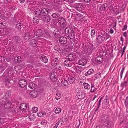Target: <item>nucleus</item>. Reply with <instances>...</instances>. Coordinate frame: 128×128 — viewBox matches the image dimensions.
Here are the masks:
<instances>
[{
	"label": "nucleus",
	"instance_id": "1",
	"mask_svg": "<svg viewBox=\"0 0 128 128\" xmlns=\"http://www.w3.org/2000/svg\"><path fill=\"white\" fill-rule=\"evenodd\" d=\"M50 10L47 8L40 9L36 11L35 15L45 22H48L51 20V17L48 15Z\"/></svg>",
	"mask_w": 128,
	"mask_h": 128
},
{
	"label": "nucleus",
	"instance_id": "2",
	"mask_svg": "<svg viewBox=\"0 0 128 128\" xmlns=\"http://www.w3.org/2000/svg\"><path fill=\"white\" fill-rule=\"evenodd\" d=\"M13 71V67L9 66L8 69L6 70L5 72L1 76L2 81L5 85L7 86L10 84V78L11 77L13 74L12 72Z\"/></svg>",
	"mask_w": 128,
	"mask_h": 128
},
{
	"label": "nucleus",
	"instance_id": "3",
	"mask_svg": "<svg viewBox=\"0 0 128 128\" xmlns=\"http://www.w3.org/2000/svg\"><path fill=\"white\" fill-rule=\"evenodd\" d=\"M103 125L105 127L110 128L113 125V123L111 121L108 116L104 115L101 118Z\"/></svg>",
	"mask_w": 128,
	"mask_h": 128
},
{
	"label": "nucleus",
	"instance_id": "4",
	"mask_svg": "<svg viewBox=\"0 0 128 128\" xmlns=\"http://www.w3.org/2000/svg\"><path fill=\"white\" fill-rule=\"evenodd\" d=\"M105 37L102 34L96 36V41L98 44H101L105 40Z\"/></svg>",
	"mask_w": 128,
	"mask_h": 128
},
{
	"label": "nucleus",
	"instance_id": "5",
	"mask_svg": "<svg viewBox=\"0 0 128 128\" xmlns=\"http://www.w3.org/2000/svg\"><path fill=\"white\" fill-rule=\"evenodd\" d=\"M35 34V33L32 32V34H30V33L28 32H27L25 34L24 38L25 40H28L30 39L31 37L33 38L34 36V35Z\"/></svg>",
	"mask_w": 128,
	"mask_h": 128
},
{
	"label": "nucleus",
	"instance_id": "6",
	"mask_svg": "<svg viewBox=\"0 0 128 128\" xmlns=\"http://www.w3.org/2000/svg\"><path fill=\"white\" fill-rule=\"evenodd\" d=\"M109 98L108 96H106L105 97V99L104 100V103L102 104V107L105 108H109Z\"/></svg>",
	"mask_w": 128,
	"mask_h": 128
},
{
	"label": "nucleus",
	"instance_id": "7",
	"mask_svg": "<svg viewBox=\"0 0 128 128\" xmlns=\"http://www.w3.org/2000/svg\"><path fill=\"white\" fill-rule=\"evenodd\" d=\"M76 32L75 30L74 31H72V32H70L67 36V38L69 39L70 40L73 41V40L75 39V34Z\"/></svg>",
	"mask_w": 128,
	"mask_h": 128
},
{
	"label": "nucleus",
	"instance_id": "8",
	"mask_svg": "<svg viewBox=\"0 0 128 128\" xmlns=\"http://www.w3.org/2000/svg\"><path fill=\"white\" fill-rule=\"evenodd\" d=\"M65 22V20L62 17L58 18L56 21V22H59L63 26V28L65 27L66 26V24L64 23Z\"/></svg>",
	"mask_w": 128,
	"mask_h": 128
},
{
	"label": "nucleus",
	"instance_id": "9",
	"mask_svg": "<svg viewBox=\"0 0 128 128\" xmlns=\"http://www.w3.org/2000/svg\"><path fill=\"white\" fill-rule=\"evenodd\" d=\"M18 84L19 86L21 88H23L26 86L27 82L25 80L23 79L19 81Z\"/></svg>",
	"mask_w": 128,
	"mask_h": 128
},
{
	"label": "nucleus",
	"instance_id": "10",
	"mask_svg": "<svg viewBox=\"0 0 128 128\" xmlns=\"http://www.w3.org/2000/svg\"><path fill=\"white\" fill-rule=\"evenodd\" d=\"M11 104L10 103L7 102H6L4 101L2 102V104L3 106H4L5 108L7 109H10L11 108L10 106Z\"/></svg>",
	"mask_w": 128,
	"mask_h": 128
},
{
	"label": "nucleus",
	"instance_id": "11",
	"mask_svg": "<svg viewBox=\"0 0 128 128\" xmlns=\"http://www.w3.org/2000/svg\"><path fill=\"white\" fill-rule=\"evenodd\" d=\"M59 40L60 42L62 44L64 45L67 42V39L66 37L62 36L59 38Z\"/></svg>",
	"mask_w": 128,
	"mask_h": 128
},
{
	"label": "nucleus",
	"instance_id": "12",
	"mask_svg": "<svg viewBox=\"0 0 128 128\" xmlns=\"http://www.w3.org/2000/svg\"><path fill=\"white\" fill-rule=\"evenodd\" d=\"M84 8V6L82 3H77L76 4V9L79 11H81Z\"/></svg>",
	"mask_w": 128,
	"mask_h": 128
},
{
	"label": "nucleus",
	"instance_id": "13",
	"mask_svg": "<svg viewBox=\"0 0 128 128\" xmlns=\"http://www.w3.org/2000/svg\"><path fill=\"white\" fill-rule=\"evenodd\" d=\"M103 56H97L96 57L95 60L99 64L101 63L103 61Z\"/></svg>",
	"mask_w": 128,
	"mask_h": 128
},
{
	"label": "nucleus",
	"instance_id": "14",
	"mask_svg": "<svg viewBox=\"0 0 128 128\" xmlns=\"http://www.w3.org/2000/svg\"><path fill=\"white\" fill-rule=\"evenodd\" d=\"M24 24V23L22 22H20L19 23L16 24L17 28L19 30H20L22 28H24L25 26Z\"/></svg>",
	"mask_w": 128,
	"mask_h": 128
},
{
	"label": "nucleus",
	"instance_id": "15",
	"mask_svg": "<svg viewBox=\"0 0 128 128\" xmlns=\"http://www.w3.org/2000/svg\"><path fill=\"white\" fill-rule=\"evenodd\" d=\"M55 74V73L53 72L50 74V78L52 81L56 82L57 80V77Z\"/></svg>",
	"mask_w": 128,
	"mask_h": 128
},
{
	"label": "nucleus",
	"instance_id": "16",
	"mask_svg": "<svg viewBox=\"0 0 128 128\" xmlns=\"http://www.w3.org/2000/svg\"><path fill=\"white\" fill-rule=\"evenodd\" d=\"M74 30V29L72 28L71 29L70 28L67 27L64 30V32L66 34L68 35L70 33L72 32V31Z\"/></svg>",
	"mask_w": 128,
	"mask_h": 128
},
{
	"label": "nucleus",
	"instance_id": "17",
	"mask_svg": "<svg viewBox=\"0 0 128 128\" xmlns=\"http://www.w3.org/2000/svg\"><path fill=\"white\" fill-rule=\"evenodd\" d=\"M40 58L43 62L45 63H47L48 62V59L46 58V56H44L41 55L40 56Z\"/></svg>",
	"mask_w": 128,
	"mask_h": 128
},
{
	"label": "nucleus",
	"instance_id": "18",
	"mask_svg": "<svg viewBox=\"0 0 128 128\" xmlns=\"http://www.w3.org/2000/svg\"><path fill=\"white\" fill-rule=\"evenodd\" d=\"M58 58H55L52 61L51 64L52 66H56L57 65V63L58 62Z\"/></svg>",
	"mask_w": 128,
	"mask_h": 128
},
{
	"label": "nucleus",
	"instance_id": "19",
	"mask_svg": "<svg viewBox=\"0 0 128 128\" xmlns=\"http://www.w3.org/2000/svg\"><path fill=\"white\" fill-rule=\"evenodd\" d=\"M2 104H0V116L3 117L4 114V113L3 108Z\"/></svg>",
	"mask_w": 128,
	"mask_h": 128
},
{
	"label": "nucleus",
	"instance_id": "20",
	"mask_svg": "<svg viewBox=\"0 0 128 128\" xmlns=\"http://www.w3.org/2000/svg\"><path fill=\"white\" fill-rule=\"evenodd\" d=\"M30 94L31 97L35 98L38 95V92H37L34 90L31 91Z\"/></svg>",
	"mask_w": 128,
	"mask_h": 128
},
{
	"label": "nucleus",
	"instance_id": "21",
	"mask_svg": "<svg viewBox=\"0 0 128 128\" xmlns=\"http://www.w3.org/2000/svg\"><path fill=\"white\" fill-rule=\"evenodd\" d=\"M86 60L84 59H82L80 60L78 62L79 65L82 66H84L85 65L86 63Z\"/></svg>",
	"mask_w": 128,
	"mask_h": 128
},
{
	"label": "nucleus",
	"instance_id": "22",
	"mask_svg": "<svg viewBox=\"0 0 128 128\" xmlns=\"http://www.w3.org/2000/svg\"><path fill=\"white\" fill-rule=\"evenodd\" d=\"M74 67V69L76 70L77 72H81L83 69L82 66H75Z\"/></svg>",
	"mask_w": 128,
	"mask_h": 128
},
{
	"label": "nucleus",
	"instance_id": "23",
	"mask_svg": "<svg viewBox=\"0 0 128 128\" xmlns=\"http://www.w3.org/2000/svg\"><path fill=\"white\" fill-rule=\"evenodd\" d=\"M30 44L32 46H35L37 45V42L34 40H32L30 42Z\"/></svg>",
	"mask_w": 128,
	"mask_h": 128
},
{
	"label": "nucleus",
	"instance_id": "24",
	"mask_svg": "<svg viewBox=\"0 0 128 128\" xmlns=\"http://www.w3.org/2000/svg\"><path fill=\"white\" fill-rule=\"evenodd\" d=\"M68 84V82L67 80L64 79L61 82V85L62 86H67Z\"/></svg>",
	"mask_w": 128,
	"mask_h": 128
},
{
	"label": "nucleus",
	"instance_id": "25",
	"mask_svg": "<svg viewBox=\"0 0 128 128\" xmlns=\"http://www.w3.org/2000/svg\"><path fill=\"white\" fill-rule=\"evenodd\" d=\"M28 87L31 89H34L37 88V86L34 83L30 82L29 84Z\"/></svg>",
	"mask_w": 128,
	"mask_h": 128
},
{
	"label": "nucleus",
	"instance_id": "26",
	"mask_svg": "<svg viewBox=\"0 0 128 128\" xmlns=\"http://www.w3.org/2000/svg\"><path fill=\"white\" fill-rule=\"evenodd\" d=\"M75 56L73 55L72 54H70L67 56L68 60L70 62L71 61L74 60V57Z\"/></svg>",
	"mask_w": 128,
	"mask_h": 128
},
{
	"label": "nucleus",
	"instance_id": "27",
	"mask_svg": "<svg viewBox=\"0 0 128 128\" xmlns=\"http://www.w3.org/2000/svg\"><path fill=\"white\" fill-rule=\"evenodd\" d=\"M64 64L66 66L68 67H71L72 65V63H70V62L68 60H66L64 62Z\"/></svg>",
	"mask_w": 128,
	"mask_h": 128
},
{
	"label": "nucleus",
	"instance_id": "28",
	"mask_svg": "<svg viewBox=\"0 0 128 128\" xmlns=\"http://www.w3.org/2000/svg\"><path fill=\"white\" fill-rule=\"evenodd\" d=\"M27 105L26 104H21L19 108L21 110H24L26 108Z\"/></svg>",
	"mask_w": 128,
	"mask_h": 128
},
{
	"label": "nucleus",
	"instance_id": "29",
	"mask_svg": "<svg viewBox=\"0 0 128 128\" xmlns=\"http://www.w3.org/2000/svg\"><path fill=\"white\" fill-rule=\"evenodd\" d=\"M68 82H69L72 84L75 81V78L74 77L72 76L68 78Z\"/></svg>",
	"mask_w": 128,
	"mask_h": 128
},
{
	"label": "nucleus",
	"instance_id": "30",
	"mask_svg": "<svg viewBox=\"0 0 128 128\" xmlns=\"http://www.w3.org/2000/svg\"><path fill=\"white\" fill-rule=\"evenodd\" d=\"M42 34V30H38L36 33V36H40Z\"/></svg>",
	"mask_w": 128,
	"mask_h": 128
},
{
	"label": "nucleus",
	"instance_id": "31",
	"mask_svg": "<svg viewBox=\"0 0 128 128\" xmlns=\"http://www.w3.org/2000/svg\"><path fill=\"white\" fill-rule=\"evenodd\" d=\"M128 79L127 78L126 81H124L122 83L120 84V86L122 87V89L124 88L127 85V83L128 82Z\"/></svg>",
	"mask_w": 128,
	"mask_h": 128
},
{
	"label": "nucleus",
	"instance_id": "32",
	"mask_svg": "<svg viewBox=\"0 0 128 128\" xmlns=\"http://www.w3.org/2000/svg\"><path fill=\"white\" fill-rule=\"evenodd\" d=\"M14 40L15 42L18 44L20 43L21 41L20 38L18 36H15Z\"/></svg>",
	"mask_w": 128,
	"mask_h": 128
},
{
	"label": "nucleus",
	"instance_id": "33",
	"mask_svg": "<svg viewBox=\"0 0 128 128\" xmlns=\"http://www.w3.org/2000/svg\"><path fill=\"white\" fill-rule=\"evenodd\" d=\"M14 60L16 62L19 63L20 62L21 60V58L20 56H18L14 58Z\"/></svg>",
	"mask_w": 128,
	"mask_h": 128
},
{
	"label": "nucleus",
	"instance_id": "34",
	"mask_svg": "<svg viewBox=\"0 0 128 128\" xmlns=\"http://www.w3.org/2000/svg\"><path fill=\"white\" fill-rule=\"evenodd\" d=\"M84 88L85 89L87 90L90 89V86L86 82H84L83 84Z\"/></svg>",
	"mask_w": 128,
	"mask_h": 128
},
{
	"label": "nucleus",
	"instance_id": "35",
	"mask_svg": "<svg viewBox=\"0 0 128 128\" xmlns=\"http://www.w3.org/2000/svg\"><path fill=\"white\" fill-rule=\"evenodd\" d=\"M107 6L106 4H104L99 8L100 10V11L106 10Z\"/></svg>",
	"mask_w": 128,
	"mask_h": 128
},
{
	"label": "nucleus",
	"instance_id": "36",
	"mask_svg": "<svg viewBox=\"0 0 128 128\" xmlns=\"http://www.w3.org/2000/svg\"><path fill=\"white\" fill-rule=\"evenodd\" d=\"M60 16V14L57 12L54 13L52 14L51 15L54 18H56Z\"/></svg>",
	"mask_w": 128,
	"mask_h": 128
},
{
	"label": "nucleus",
	"instance_id": "37",
	"mask_svg": "<svg viewBox=\"0 0 128 128\" xmlns=\"http://www.w3.org/2000/svg\"><path fill=\"white\" fill-rule=\"evenodd\" d=\"M97 90V88H95L94 85L92 84L91 85V88L90 92H94Z\"/></svg>",
	"mask_w": 128,
	"mask_h": 128
},
{
	"label": "nucleus",
	"instance_id": "38",
	"mask_svg": "<svg viewBox=\"0 0 128 128\" xmlns=\"http://www.w3.org/2000/svg\"><path fill=\"white\" fill-rule=\"evenodd\" d=\"M60 120V123L61 124H64L66 123L67 121L66 119L62 118H61Z\"/></svg>",
	"mask_w": 128,
	"mask_h": 128
},
{
	"label": "nucleus",
	"instance_id": "39",
	"mask_svg": "<svg viewBox=\"0 0 128 128\" xmlns=\"http://www.w3.org/2000/svg\"><path fill=\"white\" fill-rule=\"evenodd\" d=\"M94 72V70L92 69H90L89 70L86 72L85 75L86 76H87L91 74Z\"/></svg>",
	"mask_w": 128,
	"mask_h": 128
},
{
	"label": "nucleus",
	"instance_id": "40",
	"mask_svg": "<svg viewBox=\"0 0 128 128\" xmlns=\"http://www.w3.org/2000/svg\"><path fill=\"white\" fill-rule=\"evenodd\" d=\"M61 111V110L60 108H57L55 110V112L56 114H58Z\"/></svg>",
	"mask_w": 128,
	"mask_h": 128
},
{
	"label": "nucleus",
	"instance_id": "41",
	"mask_svg": "<svg viewBox=\"0 0 128 128\" xmlns=\"http://www.w3.org/2000/svg\"><path fill=\"white\" fill-rule=\"evenodd\" d=\"M39 21V19H38V18H33V22L34 23L36 24L38 23Z\"/></svg>",
	"mask_w": 128,
	"mask_h": 128
},
{
	"label": "nucleus",
	"instance_id": "42",
	"mask_svg": "<svg viewBox=\"0 0 128 128\" xmlns=\"http://www.w3.org/2000/svg\"><path fill=\"white\" fill-rule=\"evenodd\" d=\"M61 97V94L60 93L58 92L56 94V100L59 99Z\"/></svg>",
	"mask_w": 128,
	"mask_h": 128
},
{
	"label": "nucleus",
	"instance_id": "43",
	"mask_svg": "<svg viewBox=\"0 0 128 128\" xmlns=\"http://www.w3.org/2000/svg\"><path fill=\"white\" fill-rule=\"evenodd\" d=\"M95 32L94 30H91V37L92 38L95 36Z\"/></svg>",
	"mask_w": 128,
	"mask_h": 128
},
{
	"label": "nucleus",
	"instance_id": "44",
	"mask_svg": "<svg viewBox=\"0 0 128 128\" xmlns=\"http://www.w3.org/2000/svg\"><path fill=\"white\" fill-rule=\"evenodd\" d=\"M38 108L37 107H33L32 110L33 113H36L38 111Z\"/></svg>",
	"mask_w": 128,
	"mask_h": 128
},
{
	"label": "nucleus",
	"instance_id": "45",
	"mask_svg": "<svg viewBox=\"0 0 128 128\" xmlns=\"http://www.w3.org/2000/svg\"><path fill=\"white\" fill-rule=\"evenodd\" d=\"M38 116L40 117H42L44 116V115H45L43 113L41 112H39L38 113Z\"/></svg>",
	"mask_w": 128,
	"mask_h": 128
},
{
	"label": "nucleus",
	"instance_id": "46",
	"mask_svg": "<svg viewBox=\"0 0 128 128\" xmlns=\"http://www.w3.org/2000/svg\"><path fill=\"white\" fill-rule=\"evenodd\" d=\"M125 104L126 108L128 106V96L127 97L125 100Z\"/></svg>",
	"mask_w": 128,
	"mask_h": 128
},
{
	"label": "nucleus",
	"instance_id": "47",
	"mask_svg": "<svg viewBox=\"0 0 128 128\" xmlns=\"http://www.w3.org/2000/svg\"><path fill=\"white\" fill-rule=\"evenodd\" d=\"M5 68L2 65L0 66V73H2L5 70Z\"/></svg>",
	"mask_w": 128,
	"mask_h": 128
},
{
	"label": "nucleus",
	"instance_id": "48",
	"mask_svg": "<svg viewBox=\"0 0 128 128\" xmlns=\"http://www.w3.org/2000/svg\"><path fill=\"white\" fill-rule=\"evenodd\" d=\"M103 97H102L100 98V100L99 101H98V106L97 108V109L96 110V111L99 108V107L100 106V102H101V101L103 99Z\"/></svg>",
	"mask_w": 128,
	"mask_h": 128
},
{
	"label": "nucleus",
	"instance_id": "49",
	"mask_svg": "<svg viewBox=\"0 0 128 128\" xmlns=\"http://www.w3.org/2000/svg\"><path fill=\"white\" fill-rule=\"evenodd\" d=\"M44 32L45 34L47 36L50 35V31L48 30H44Z\"/></svg>",
	"mask_w": 128,
	"mask_h": 128
},
{
	"label": "nucleus",
	"instance_id": "50",
	"mask_svg": "<svg viewBox=\"0 0 128 128\" xmlns=\"http://www.w3.org/2000/svg\"><path fill=\"white\" fill-rule=\"evenodd\" d=\"M46 120H42L40 122V124L42 125H45L46 124Z\"/></svg>",
	"mask_w": 128,
	"mask_h": 128
},
{
	"label": "nucleus",
	"instance_id": "51",
	"mask_svg": "<svg viewBox=\"0 0 128 128\" xmlns=\"http://www.w3.org/2000/svg\"><path fill=\"white\" fill-rule=\"evenodd\" d=\"M0 16L2 18L4 19L5 20H7L8 19V17H6L5 16H2V15H1V16Z\"/></svg>",
	"mask_w": 128,
	"mask_h": 128
},
{
	"label": "nucleus",
	"instance_id": "52",
	"mask_svg": "<svg viewBox=\"0 0 128 128\" xmlns=\"http://www.w3.org/2000/svg\"><path fill=\"white\" fill-rule=\"evenodd\" d=\"M76 16H78V17L81 18H82L83 16L82 15L80 14L79 13H76Z\"/></svg>",
	"mask_w": 128,
	"mask_h": 128
},
{
	"label": "nucleus",
	"instance_id": "53",
	"mask_svg": "<svg viewBox=\"0 0 128 128\" xmlns=\"http://www.w3.org/2000/svg\"><path fill=\"white\" fill-rule=\"evenodd\" d=\"M4 122V120L3 118H0V125L3 124Z\"/></svg>",
	"mask_w": 128,
	"mask_h": 128
},
{
	"label": "nucleus",
	"instance_id": "54",
	"mask_svg": "<svg viewBox=\"0 0 128 128\" xmlns=\"http://www.w3.org/2000/svg\"><path fill=\"white\" fill-rule=\"evenodd\" d=\"M11 0H4V2L5 3L8 4L10 3L11 2Z\"/></svg>",
	"mask_w": 128,
	"mask_h": 128
},
{
	"label": "nucleus",
	"instance_id": "55",
	"mask_svg": "<svg viewBox=\"0 0 128 128\" xmlns=\"http://www.w3.org/2000/svg\"><path fill=\"white\" fill-rule=\"evenodd\" d=\"M103 126L101 124L98 125L96 127V128H102Z\"/></svg>",
	"mask_w": 128,
	"mask_h": 128
},
{
	"label": "nucleus",
	"instance_id": "56",
	"mask_svg": "<svg viewBox=\"0 0 128 128\" xmlns=\"http://www.w3.org/2000/svg\"><path fill=\"white\" fill-rule=\"evenodd\" d=\"M33 118L34 117L33 116L31 115L28 116L29 119L30 120H34V118Z\"/></svg>",
	"mask_w": 128,
	"mask_h": 128
},
{
	"label": "nucleus",
	"instance_id": "57",
	"mask_svg": "<svg viewBox=\"0 0 128 128\" xmlns=\"http://www.w3.org/2000/svg\"><path fill=\"white\" fill-rule=\"evenodd\" d=\"M8 64L7 63H5V64H2V66H4V67L5 68V69L8 66Z\"/></svg>",
	"mask_w": 128,
	"mask_h": 128
},
{
	"label": "nucleus",
	"instance_id": "58",
	"mask_svg": "<svg viewBox=\"0 0 128 128\" xmlns=\"http://www.w3.org/2000/svg\"><path fill=\"white\" fill-rule=\"evenodd\" d=\"M123 27L124 28H123L122 29V31L126 30V29L127 28V26L126 25H125Z\"/></svg>",
	"mask_w": 128,
	"mask_h": 128
},
{
	"label": "nucleus",
	"instance_id": "59",
	"mask_svg": "<svg viewBox=\"0 0 128 128\" xmlns=\"http://www.w3.org/2000/svg\"><path fill=\"white\" fill-rule=\"evenodd\" d=\"M124 66H123L122 68V69L120 72V74H122L123 73L124 71Z\"/></svg>",
	"mask_w": 128,
	"mask_h": 128
},
{
	"label": "nucleus",
	"instance_id": "60",
	"mask_svg": "<svg viewBox=\"0 0 128 128\" xmlns=\"http://www.w3.org/2000/svg\"><path fill=\"white\" fill-rule=\"evenodd\" d=\"M10 95V92H7L6 93L5 96H8Z\"/></svg>",
	"mask_w": 128,
	"mask_h": 128
},
{
	"label": "nucleus",
	"instance_id": "61",
	"mask_svg": "<svg viewBox=\"0 0 128 128\" xmlns=\"http://www.w3.org/2000/svg\"><path fill=\"white\" fill-rule=\"evenodd\" d=\"M4 60V58L2 56H0V62H2L3 60Z\"/></svg>",
	"mask_w": 128,
	"mask_h": 128
},
{
	"label": "nucleus",
	"instance_id": "62",
	"mask_svg": "<svg viewBox=\"0 0 128 128\" xmlns=\"http://www.w3.org/2000/svg\"><path fill=\"white\" fill-rule=\"evenodd\" d=\"M127 34L126 32H124L123 34V36L125 37H126L127 36Z\"/></svg>",
	"mask_w": 128,
	"mask_h": 128
},
{
	"label": "nucleus",
	"instance_id": "63",
	"mask_svg": "<svg viewBox=\"0 0 128 128\" xmlns=\"http://www.w3.org/2000/svg\"><path fill=\"white\" fill-rule=\"evenodd\" d=\"M110 33L111 34H112L113 32H114V31H113V30L112 29V28H111L110 30Z\"/></svg>",
	"mask_w": 128,
	"mask_h": 128
},
{
	"label": "nucleus",
	"instance_id": "64",
	"mask_svg": "<svg viewBox=\"0 0 128 128\" xmlns=\"http://www.w3.org/2000/svg\"><path fill=\"white\" fill-rule=\"evenodd\" d=\"M25 0H20V2L21 3H23L24 2Z\"/></svg>",
	"mask_w": 128,
	"mask_h": 128
}]
</instances>
